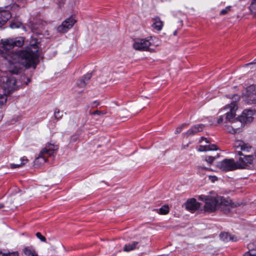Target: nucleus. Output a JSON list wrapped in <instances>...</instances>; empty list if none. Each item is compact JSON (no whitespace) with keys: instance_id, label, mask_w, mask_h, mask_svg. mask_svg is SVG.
Wrapping results in <instances>:
<instances>
[{"instance_id":"obj_4","label":"nucleus","mask_w":256,"mask_h":256,"mask_svg":"<svg viewBox=\"0 0 256 256\" xmlns=\"http://www.w3.org/2000/svg\"><path fill=\"white\" fill-rule=\"evenodd\" d=\"M58 147L54 144H48L39 154L38 156L34 160V165L39 166L46 162L48 156H52L58 150Z\"/></svg>"},{"instance_id":"obj_15","label":"nucleus","mask_w":256,"mask_h":256,"mask_svg":"<svg viewBox=\"0 0 256 256\" xmlns=\"http://www.w3.org/2000/svg\"><path fill=\"white\" fill-rule=\"evenodd\" d=\"M154 22L152 24L154 28L158 31L162 29L164 26L163 22L160 20V19L158 17H156L154 18Z\"/></svg>"},{"instance_id":"obj_12","label":"nucleus","mask_w":256,"mask_h":256,"mask_svg":"<svg viewBox=\"0 0 256 256\" xmlns=\"http://www.w3.org/2000/svg\"><path fill=\"white\" fill-rule=\"evenodd\" d=\"M10 12L6 10H0V26L4 25L11 18Z\"/></svg>"},{"instance_id":"obj_8","label":"nucleus","mask_w":256,"mask_h":256,"mask_svg":"<svg viewBox=\"0 0 256 256\" xmlns=\"http://www.w3.org/2000/svg\"><path fill=\"white\" fill-rule=\"evenodd\" d=\"M76 22V20L72 16H71L64 20L57 28V30L60 33H65L73 26Z\"/></svg>"},{"instance_id":"obj_44","label":"nucleus","mask_w":256,"mask_h":256,"mask_svg":"<svg viewBox=\"0 0 256 256\" xmlns=\"http://www.w3.org/2000/svg\"><path fill=\"white\" fill-rule=\"evenodd\" d=\"M205 169L208 170V168H205Z\"/></svg>"},{"instance_id":"obj_43","label":"nucleus","mask_w":256,"mask_h":256,"mask_svg":"<svg viewBox=\"0 0 256 256\" xmlns=\"http://www.w3.org/2000/svg\"><path fill=\"white\" fill-rule=\"evenodd\" d=\"M97 102L96 101L94 102V104H96Z\"/></svg>"},{"instance_id":"obj_24","label":"nucleus","mask_w":256,"mask_h":256,"mask_svg":"<svg viewBox=\"0 0 256 256\" xmlns=\"http://www.w3.org/2000/svg\"><path fill=\"white\" fill-rule=\"evenodd\" d=\"M243 256H256V249H252L246 252Z\"/></svg>"},{"instance_id":"obj_21","label":"nucleus","mask_w":256,"mask_h":256,"mask_svg":"<svg viewBox=\"0 0 256 256\" xmlns=\"http://www.w3.org/2000/svg\"><path fill=\"white\" fill-rule=\"evenodd\" d=\"M159 212L162 214H166L169 212V208L168 206H164L159 209Z\"/></svg>"},{"instance_id":"obj_1","label":"nucleus","mask_w":256,"mask_h":256,"mask_svg":"<svg viewBox=\"0 0 256 256\" xmlns=\"http://www.w3.org/2000/svg\"><path fill=\"white\" fill-rule=\"evenodd\" d=\"M24 43L23 38L7 39L2 40L0 45V54L10 64L9 70L12 74H17L20 71L19 64L26 68L31 67L35 68L38 58V50L33 52L30 50H18L14 52L12 50L14 46L20 47Z\"/></svg>"},{"instance_id":"obj_11","label":"nucleus","mask_w":256,"mask_h":256,"mask_svg":"<svg viewBox=\"0 0 256 256\" xmlns=\"http://www.w3.org/2000/svg\"><path fill=\"white\" fill-rule=\"evenodd\" d=\"M236 107V104L235 102H232L230 104V105L228 106V108H230V112H228L226 113V121L230 122H234L236 119L234 118L235 117V114H234V110L235 108Z\"/></svg>"},{"instance_id":"obj_16","label":"nucleus","mask_w":256,"mask_h":256,"mask_svg":"<svg viewBox=\"0 0 256 256\" xmlns=\"http://www.w3.org/2000/svg\"><path fill=\"white\" fill-rule=\"evenodd\" d=\"M192 134V130L190 129L188 130L186 135L184 136L183 142H182V147L184 148H186L188 147L189 144H190V142H188V140L190 138L191 135Z\"/></svg>"},{"instance_id":"obj_19","label":"nucleus","mask_w":256,"mask_h":256,"mask_svg":"<svg viewBox=\"0 0 256 256\" xmlns=\"http://www.w3.org/2000/svg\"><path fill=\"white\" fill-rule=\"evenodd\" d=\"M204 126L203 124H198L193 126V134L201 132L203 130Z\"/></svg>"},{"instance_id":"obj_31","label":"nucleus","mask_w":256,"mask_h":256,"mask_svg":"<svg viewBox=\"0 0 256 256\" xmlns=\"http://www.w3.org/2000/svg\"><path fill=\"white\" fill-rule=\"evenodd\" d=\"M24 165V163H20V164H10V167L11 168L14 169L15 168H19Z\"/></svg>"},{"instance_id":"obj_18","label":"nucleus","mask_w":256,"mask_h":256,"mask_svg":"<svg viewBox=\"0 0 256 256\" xmlns=\"http://www.w3.org/2000/svg\"><path fill=\"white\" fill-rule=\"evenodd\" d=\"M7 101V96L5 93L0 94V108L6 104Z\"/></svg>"},{"instance_id":"obj_2","label":"nucleus","mask_w":256,"mask_h":256,"mask_svg":"<svg viewBox=\"0 0 256 256\" xmlns=\"http://www.w3.org/2000/svg\"><path fill=\"white\" fill-rule=\"evenodd\" d=\"M234 147L237 168L238 169L247 168L252 164L254 156L246 154V153L250 152L252 150V147L249 144L241 140L235 141Z\"/></svg>"},{"instance_id":"obj_30","label":"nucleus","mask_w":256,"mask_h":256,"mask_svg":"<svg viewBox=\"0 0 256 256\" xmlns=\"http://www.w3.org/2000/svg\"><path fill=\"white\" fill-rule=\"evenodd\" d=\"M230 6H227L220 12V15H225L230 10Z\"/></svg>"},{"instance_id":"obj_22","label":"nucleus","mask_w":256,"mask_h":256,"mask_svg":"<svg viewBox=\"0 0 256 256\" xmlns=\"http://www.w3.org/2000/svg\"><path fill=\"white\" fill-rule=\"evenodd\" d=\"M186 208L192 212V198L188 199L185 204Z\"/></svg>"},{"instance_id":"obj_23","label":"nucleus","mask_w":256,"mask_h":256,"mask_svg":"<svg viewBox=\"0 0 256 256\" xmlns=\"http://www.w3.org/2000/svg\"><path fill=\"white\" fill-rule=\"evenodd\" d=\"M86 84V82L82 78L80 79L76 82L77 86L81 88H84Z\"/></svg>"},{"instance_id":"obj_32","label":"nucleus","mask_w":256,"mask_h":256,"mask_svg":"<svg viewBox=\"0 0 256 256\" xmlns=\"http://www.w3.org/2000/svg\"><path fill=\"white\" fill-rule=\"evenodd\" d=\"M91 77H92V74L88 73V74H86V75H84L83 76L82 78H84L88 83V81L90 79Z\"/></svg>"},{"instance_id":"obj_38","label":"nucleus","mask_w":256,"mask_h":256,"mask_svg":"<svg viewBox=\"0 0 256 256\" xmlns=\"http://www.w3.org/2000/svg\"><path fill=\"white\" fill-rule=\"evenodd\" d=\"M20 160L22 162L21 163H24V164L26 162H28V160L25 156H24L21 158Z\"/></svg>"},{"instance_id":"obj_36","label":"nucleus","mask_w":256,"mask_h":256,"mask_svg":"<svg viewBox=\"0 0 256 256\" xmlns=\"http://www.w3.org/2000/svg\"><path fill=\"white\" fill-rule=\"evenodd\" d=\"M210 179L211 180L212 182H214L215 181L218 180V178L216 176H209Z\"/></svg>"},{"instance_id":"obj_39","label":"nucleus","mask_w":256,"mask_h":256,"mask_svg":"<svg viewBox=\"0 0 256 256\" xmlns=\"http://www.w3.org/2000/svg\"><path fill=\"white\" fill-rule=\"evenodd\" d=\"M224 120V118H223V116H220L218 118V124H220L222 123Z\"/></svg>"},{"instance_id":"obj_28","label":"nucleus","mask_w":256,"mask_h":256,"mask_svg":"<svg viewBox=\"0 0 256 256\" xmlns=\"http://www.w3.org/2000/svg\"><path fill=\"white\" fill-rule=\"evenodd\" d=\"M0 254H2V256H18V252H8V253H2L0 252Z\"/></svg>"},{"instance_id":"obj_13","label":"nucleus","mask_w":256,"mask_h":256,"mask_svg":"<svg viewBox=\"0 0 256 256\" xmlns=\"http://www.w3.org/2000/svg\"><path fill=\"white\" fill-rule=\"evenodd\" d=\"M220 240L225 242H228L230 240L236 241V238L234 236L230 235L228 232H221L220 234Z\"/></svg>"},{"instance_id":"obj_9","label":"nucleus","mask_w":256,"mask_h":256,"mask_svg":"<svg viewBox=\"0 0 256 256\" xmlns=\"http://www.w3.org/2000/svg\"><path fill=\"white\" fill-rule=\"evenodd\" d=\"M204 140H205V141L207 144L206 145H200L198 148H197L198 151L204 152V151H208V150H218L217 146L216 144H210V139H208V138H205L203 136H202L199 139L198 142L200 143Z\"/></svg>"},{"instance_id":"obj_34","label":"nucleus","mask_w":256,"mask_h":256,"mask_svg":"<svg viewBox=\"0 0 256 256\" xmlns=\"http://www.w3.org/2000/svg\"><path fill=\"white\" fill-rule=\"evenodd\" d=\"M186 124H183L181 126L178 127L176 128V134H178L181 132L182 128L186 126Z\"/></svg>"},{"instance_id":"obj_26","label":"nucleus","mask_w":256,"mask_h":256,"mask_svg":"<svg viewBox=\"0 0 256 256\" xmlns=\"http://www.w3.org/2000/svg\"><path fill=\"white\" fill-rule=\"evenodd\" d=\"M54 117L57 120L60 119L62 116V112H60L58 109H56L54 112Z\"/></svg>"},{"instance_id":"obj_10","label":"nucleus","mask_w":256,"mask_h":256,"mask_svg":"<svg viewBox=\"0 0 256 256\" xmlns=\"http://www.w3.org/2000/svg\"><path fill=\"white\" fill-rule=\"evenodd\" d=\"M253 114L254 112L252 110H244L242 115L238 118L240 125L242 126V123L252 122L253 120Z\"/></svg>"},{"instance_id":"obj_33","label":"nucleus","mask_w":256,"mask_h":256,"mask_svg":"<svg viewBox=\"0 0 256 256\" xmlns=\"http://www.w3.org/2000/svg\"><path fill=\"white\" fill-rule=\"evenodd\" d=\"M250 7L251 9L256 10V0H252Z\"/></svg>"},{"instance_id":"obj_40","label":"nucleus","mask_w":256,"mask_h":256,"mask_svg":"<svg viewBox=\"0 0 256 256\" xmlns=\"http://www.w3.org/2000/svg\"><path fill=\"white\" fill-rule=\"evenodd\" d=\"M256 64V58L254 59V60L252 62H250V63H249V64H247L246 65V66H248V65H250V64Z\"/></svg>"},{"instance_id":"obj_37","label":"nucleus","mask_w":256,"mask_h":256,"mask_svg":"<svg viewBox=\"0 0 256 256\" xmlns=\"http://www.w3.org/2000/svg\"><path fill=\"white\" fill-rule=\"evenodd\" d=\"M104 113L100 112V111H99V110H96L94 112L92 113V115H100L101 114H104Z\"/></svg>"},{"instance_id":"obj_25","label":"nucleus","mask_w":256,"mask_h":256,"mask_svg":"<svg viewBox=\"0 0 256 256\" xmlns=\"http://www.w3.org/2000/svg\"><path fill=\"white\" fill-rule=\"evenodd\" d=\"M201 204L196 202V200L193 198V212L198 210L200 207Z\"/></svg>"},{"instance_id":"obj_35","label":"nucleus","mask_w":256,"mask_h":256,"mask_svg":"<svg viewBox=\"0 0 256 256\" xmlns=\"http://www.w3.org/2000/svg\"><path fill=\"white\" fill-rule=\"evenodd\" d=\"M20 25L19 24H16V23H12L10 24V27L12 28H19Z\"/></svg>"},{"instance_id":"obj_42","label":"nucleus","mask_w":256,"mask_h":256,"mask_svg":"<svg viewBox=\"0 0 256 256\" xmlns=\"http://www.w3.org/2000/svg\"><path fill=\"white\" fill-rule=\"evenodd\" d=\"M177 34V31L176 30H175L174 32V36H176Z\"/></svg>"},{"instance_id":"obj_3","label":"nucleus","mask_w":256,"mask_h":256,"mask_svg":"<svg viewBox=\"0 0 256 256\" xmlns=\"http://www.w3.org/2000/svg\"><path fill=\"white\" fill-rule=\"evenodd\" d=\"M199 198L206 201L204 210L210 212L214 211L218 204L229 206L231 204V200H226L223 197L218 196L213 197L209 196H200Z\"/></svg>"},{"instance_id":"obj_14","label":"nucleus","mask_w":256,"mask_h":256,"mask_svg":"<svg viewBox=\"0 0 256 256\" xmlns=\"http://www.w3.org/2000/svg\"><path fill=\"white\" fill-rule=\"evenodd\" d=\"M138 242H132L130 243H128L124 245V250L125 252H130L138 248Z\"/></svg>"},{"instance_id":"obj_5","label":"nucleus","mask_w":256,"mask_h":256,"mask_svg":"<svg viewBox=\"0 0 256 256\" xmlns=\"http://www.w3.org/2000/svg\"><path fill=\"white\" fill-rule=\"evenodd\" d=\"M0 86L4 90V93L10 92L16 88V79L12 74L3 75L0 80Z\"/></svg>"},{"instance_id":"obj_20","label":"nucleus","mask_w":256,"mask_h":256,"mask_svg":"<svg viewBox=\"0 0 256 256\" xmlns=\"http://www.w3.org/2000/svg\"><path fill=\"white\" fill-rule=\"evenodd\" d=\"M235 126H226V130L228 132L234 134L238 132L239 131V130L238 128H234Z\"/></svg>"},{"instance_id":"obj_29","label":"nucleus","mask_w":256,"mask_h":256,"mask_svg":"<svg viewBox=\"0 0 256 256\" xmlns=\"http://www.w3.org/2000/svg\"><path fill=\"white\" fill-rule=\"evenodd\" d=\"M36 237L39 238L42 242H46V238L43 236L40 232H38L36 234Z\"/></svg>"},{"instance_id":"obj_41","label":"nucleus","mask_w":256,"mask_h":256,"mask_svg":"<svg viewBox=\"0 0 256 256\" xmlns=\"http://www.w3.org/2000/svg\"><path fill=\"white\" fill-rule=\"evenodd\" d=\"M4 207V204L0 203V208Z\"/></svg>"},{"instance_id":"obj_17","label":"nucleus","mask_w":256,"mask_h":256,"mask_svg":"<svg viewBox=\"0 0 256 256\" xmlns=\"http://www.w3.org/2000/svg\"><path fill=\"white\" fill-rule=\"evenodd\" d=\"M25 256H38L34 249L32 246H27L24 249Z\"/></svg>"},{"instance_id":"obj_6","label":"nucleus","mask_w":256,"mask_h":256,"mask_svg":"<svg viewBox=\"0 0 256 256\" xmlns=\"http://www.w3.org/2000/svg\"><path fill=\"white\" fill-rule=\"evenodd\" d=\"M218 167L222 171H232L238 169L236 161L233 158H226L219 162Z\"/></svg>"},{"instance_id":"obj_27","label":"nucleus","mask_w":256,"mask_h":256,"mask_svg":"<svg viewBox=\"0 0 256 256\" xmlns=\"http://www.w3.org/2000/svg\"><path fill=\"white\" fill-rule=\"evenodd\" d=\"M215 159L216 157L212 156H206L204 158V160L210 164H212Z\"/></svg>"},{"instance_id":"obj_7","label":"nucleus","mask_w":256,"mask_h":256,"mask_svg":"<svg viewBox=\"0 0 256 256\" xmlns=\"http://www.w3.org/2000/svg\"><path fill=\"white\" fill-rule=\"evenodd\" d=\"M152 42L146 39H136L133 44V48L137 50H151Z\"/></svg>"}]
</instances>
